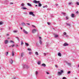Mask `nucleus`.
Masks as SVG:
<instances>
[{"mask_svg":"<svg viewBox=\"0 0 79 79\" xmlns=\"http://www.w3.org/2000/svg\"><path fill=\"white\" fill-rule=\"evenodd\" d=\"M38 73H39V72H38V71L35 72V74L36 75H37V74H38Z\"/></svg>","mask_w":79,"mask_h":79,"instance_id":"obj_27","label":"nucleus"},{"mask_svg":"<svg viewBox=\"0 0 79 79\" xmlns=\"http://www.w3.org/2000/svg\"><path fill=\"white\" fill-rule=\"evenodd\" d=\"M70 73H71V72L69 71V72H68L67 74H70Z\"/></svg>","mask_w":79,"mask_h":79,"instance_id":"obj_44","label":"nucleus"},{"mask_svg":"<svg viewBox=\"0 0 79 79\" xmlns=\"http://www.w3.org/2000/svg\"><path fill=\"white\" fill-rule=\"evenodd\" d=\"M71 17L72 18H74V15L73 14H72Z\"/></svg>","mask_w":79,"mask_h":79,"instance_id":"obj_20","label":"nucleus"},{"mask_svg":"<svg viewBox=\"0 0 79 79\" xmlns=\"http://www.w3.org/2000/svg\"><path fill=\"white\" fill-rule=\"evenodd\" d=\"M38 3V6L40 7V6H42V4L40 3V2H39Z\"/></svg>","mask_w":79,"mask_h":79,"instance_id":"obj_17","label":"nucleus"},{"mask_svg":"<svg viewBox=\"0 0 79 79\" xmlns=\"http://www.w3.org/2000/svg\"><path fill=\"white\" fill-rule=\"evenodd\" d=\"M46 73L47 74H49V73H48V72H46Z\"/></svg>","mask_w":79,"mask_h":79,"instance_id":"obj_51","label":"nucleus"},{"mask_svg":"<svg viewBox=\"0 0 79 79\" xmlns=\"http://www.w3.org/2000/svg\"><path fill=\"white\" fill-rule=\"evenodd\" d=\"M67 64L68 66H69L70 67L71 66V63L67 62Z\"/></svg>","mask_w":79,"mask_h":79,"instance_id":"obj_13","label":"nucleus"},{"mask_svg":"<svg viewBox=\"0 0 79 79\" xmlns=\"http://www.w3.org/2000/svg\"><path fill=\"white\" fill-rule=\"evenodd\" d=\"M24 52L22 53L21 55V57H23V56H24Z\"/></svg>","mask_w":79,"mask_h":79,"instance_id":"obj_12","label":"nucleus"},{"mask_svg":"<svg viewBox=\"0 0 79 79\" xmlns=\"http://www.w3.org/2000/svg\"><path fill=\"white\" fill-rule=\"evenodd\" d=\"M66 37H69V35H66Z\"/></svg>","mask_w":79,"mask_h":79,"instance_id":"obj_47","label":"nucleus"},{"mask_svg":"<svg viewBox=\"0 0 79 79\" xmlns=\"http://www.w3.org/2000/svg\"><path fill=\"white\" fill-rule=\"evenodd\" d=\"M10 47H15V45L14 44H13L11 46H10Z\"/></svg>","mask_w":79,"mask_h":79,"instance_id":"obj_34","label":"nucleus"},{"mask_svg":"<svg viewBox=\"0 0 79 79\" xmlns=\"http://www.w3.org/2000/svg\"><path fill=\"white\" fill-rule=\"evenodd\" d=\"M23 44H24V43H23V41H21V45H23Z\"/></svg>","mask_w":79,"mask_h":79,"instance_id":"obj_38","label":"nucleus"},{"mask_svg":"<svg viewBox=\"0 0 79 79\" xmlns=\"http://www.w3.org/2000/svg\"><path fill=\"white\" fill-rule=\"evenodd\" d=\"M64 72L63 70H60V72H58L57 73V76H61L62 75V73H63Z\"/></svg>","mask_w":79,"mask_h":79,"instance_id":"obj_1","label":"nucleus"},{"mask_svg":"<svg viewBox=\"0 0 79 79\" xmlns=\"http://www.w3.org/2000/svg\"><path fill=\"white\" fill-rule=\"evenodd\" d=\"M15 52H14V51H12V56H14V55H15Z\"/></svg>","mask_w":79,"mask_h":79,"instance_id":"obj_10","label":"nucleus"},{"mask_svg":"<svg viewBox=\"0 0 79 79\" xmlns=\"http://www.w3.org/2000/svg\"><path fill=\"white\" fill-rule=\"evenodd\" d=\"M27 50H28V51H31V49L30 48H28L27 49Z\"/></svg>","mask_w":79,"mask_h":79,"instance_id":"obj_31","label":"nucleus"},{"mask_svg":"<svg viewBox=\"0 0 79 79\" xmlns=\"http://www.w3.org/2000/svg\"><path fill=\"white\" fill-rule=\"evenodd\" d=\"M22 25L23 26H24L26 25V24L24 23H22Z\"/></svg>","mask_w":79,"mask_h":79,"instance_id":"obj_22","label":"nucleus"},{"mask_svg":"<svg viewBox=\"0 0 79 79\" xmlns=\"http://www.w3.org/2000/svg\"><path fill=\"white\" fill-rule=\"evenodd\" d=\"M50 77H51V76H49V78H50Z\"/></svg>","mask_w":79,"mask_h":79,"instance_id":"obj_58","label":"nucleus"},{"mask_svg":"<svg viewBox=\"0 0 79 79\" xmlns=\"http://www.w3.org/2000/svg\"><path fill=\"white\" fill-rule=\"evenodd\" d=\"M58 37V35H55L54 37H55V38H56V37Z\"/></svg>","mask_w":79,"mask_h":79,"instance_id":"obj_24","label":"nucleus"},{"mask_svg":"<svg viewBox=\"0 0 79 79\" xmlns=\"http://www.w3.org/2000/svg\"><path fill=\"white\" fill-rule=\"evenodd\" d=\"M66 24L67 26H71V24L69 23H66Z\"/></svg>","mask_w":79,"mask_h":79,"instance_id":"obj_18","label":"nucleus"},{"mask_svg":"<svg viewBox=\"0 0 79 79\" xmlns=\"http://www.w3.org/2000/svg\"><path fill=\"white\" fill-rule=\"evenodd\" d=\"M32 27H34V28H35V26H34V25H32Z\"/></svg>","mask_w":79,"mask_h":79,"instance_id":"obj_45","label":"nucleus"},{"mask_svg":"<svg viewBox=\"0 0 79 79\" xmlns=\"http://www.w3.org/2000/svg\"><path fill=\"white\" fill-rule=\"evenodd\" d=\"M9 2L8 0H6L4 2V3H5V4H8Z\"/></svg>","mask_w":79,"mask_h":79,"instance_id":"obj_8","label":"nucleus"},{"mask_svg":"<svg viewBox=\"0 0 79 79\" xmlns=\"http://www.w3.org/2000/svg\"><path fill=\"white\" fill-rule=\"evenodd\" d=\"M36 45H39V44L37 43H36Z\"/></svg>","mask_w":79,"mask_h":79,"instance_id":"obj_53","label":"nucleus"},{"mask_svg":"<svg viewBox=\"0 0 79 79\" xmlns=\"http://www.w3.org/2000/svg\"><path fill=\"white\" fill-rule=\"evenodd\" d=\"M39 39H40L39 43L41 45H42V38H41V37H39Z\"/></svg>","mask_w":79,"mask_h":79,"instance_id":"obj_2","label":"nucleus"},{"mask_svg":"<svg viewBox=\"0 0 79 79\" xmlns=\"http://www.w3.org/2000/svg\"><path fill=\"white\" fill-rule=\"evenodd\" d=\"M65 18L67 20L69 19V17L68 16H66Z\"/></svg>","mask_w":79,"mask_h":79,"instance_id":"obj_32","label":"nucleus"},{"mask_svg":"<svg viewBox=\"0 0 79 79\" xmlns=\"http://www.w3.org/2000/svg\"><path fill=\"white\" fill-rule=\"evenodd\" d=\"M41 62H40V61H39L37 62L38 64L40 65L41 64Z\"/></svg>","mask_w":79,"mask_h":79,"instance_id":"obj_23","label":"nucleus"},{"mask_svg":"<svg viewBox=\"0 0 79 79\" xmlns=\"http://www.w3.org/2000/svg\"><path fill=\"white\" fill-rule=\"evenodd\" d=\"M20 29H23V28L21 27Z\"/></svg>","mask_w":79,"mask_h":79,"instance_id":"obj_57","label":"nucleus"},{"mask_svg":"<svg viewBox=\"0 0 79 79\" xmlns=\"http://www.w3.org/2000/svg\"><path fill=\"white\" fill-rule=\"evenodd\" d=\"M24 4L22 3L21 4V6H24Z\"/></svg>","mask_w":79,"mask_h":79,"instance_id":"obj_25","label":"nucleus"},{"mask_svg":"<svg viewBox=\"0 0 79 79\" xmlns=\"http://www.w3.org/2000/svg\"><path fill=\"white\" fill-rule=\"evenodd\" d=\"M35 6H37V5H35Z\"/></svg>","mask_w":79,"mask_h":79,"instance_id":"obj_59","label":"nucleus"},{"mask_svg":"<svg viewBox=\"0 0 79 79\" xmlns=\"http://www.w3.org/2000/svg\"><path fill=\"white\" fill-rule=\"evenodd\" d=\"M58 56H61V53L60 52H59L58 54Z\"/></svg>","mask_w":79,"mask_h":79,"instance_id":"obj_19","label":"nucleus"},{"mask_svg":"<svg viewBox=\"0 0 79 79\" xmlns=\"http://www.w3.org/2000/svg\"><path fill=\"white\" fill-rule=\"evenodd\" d=\"M47 24H48V25H50V23L49 22H47Z\"/></svg>","mask_w":79,"mask_h":79,"instance_id":"obj_50","label":"nucleus"},{"mask_svg":"<svg viewBox=\"0 0 79 79\" xmlns=\"http://www.w3.org/2000/svg\"><path fill=\"white\" fill-rule=\"evenodd\" d=\"M27 25H30V24L29 23H27Z\"/></svg>","mask_w":79,"mask_h":79,"instance_id":"obj_52","label":"nucleus"},{"mask_svg":"<svg viewBox=\"0 0 79 79\" xmlns=\"http://www.w3.org/2000/svg\"><path fill=\"white\" fill-rule=\"evenodd\" d=\"M55 66H56V68H58V66L56 65Z\"/></svg>","mask_w":79,"mask_h":79,"instance_id":"obj_56","label":"nucleus"},{"mask_svg":"<svg viewBox=\"0 0 79 79\" xmlns=\"http://www.w3.org/2000/svg\"><path fill=\"white\" fill-rule=\"evenodd\" d=\"M32 52H29V55H31V54H32Z\"/></svg>","mask_w":79,"mask_h":79,"instance_id":"obj_37","label":"nucleus"},{"mask_svg":"<svg viewBox=\"0 0 79 79\" xmlns=\"http://www.w3.org/2000/svg\"><path fill=\"white\" fill-rule=\"evenodd\" d=\"M75 79H77V78H75Z\"/></svg>","mask_w":79,"mask_h":79,"instance_id":"obj_62","label":"nucleus"},{"mask_svg":"<svg viewBox=\"0 0 79 79\" xmlns=\"http://www.w3.org/2000/svg\"><path fill=\"white\" fill-rule=\"evenodd\" d=\"M35 55H39V53H38V52H35Z\"/></svg>","mask_w":79,"mask_h":79,"instance_id":"obj_29","label":"nucleus"},{"mask_svg":"<svg viewBox=\"0 0 79 79\" xmlns=\"http://www.w3.org/2000/svg\"><path fill=\"white\" fill-rule=\"evenodd\" d=\"M33 3H40V1H37L36 0H34L33 1Z\"/></svg>","mask_w":79,"mask_h":79,"instance_id":"obj_6","label":"nucleus"},{"mask_svg":"<svg viewBox=\"0 0 79 79\" xmlns=\"http://www.w3.org/2000/svg\"><path fill=\"white\" fill-rule=\"evenodd\" d=\"M44 56H46V53H43Z\"/></svg>","mask_w":79,"mask_h":79,"instance_id":"obj_43","label":"nucleus"},{"mask_svg":"<svg viewBox=\"0 0 79 79\" xmlns=\"http://www.w3.org/2000/svg\"><path fill=\"white\" fill-rule=\"evenodd\" d=\"M37 32V30L36 29H33L32 30V33L33 34H34V33H35Z\"/></svg>","mask_w":79,"mask_h":79,"instance_id":"obj_4","label":"nucleus"},{"mask_svg":"<svg viewBox=\"0 0 79 79\" xmlns=\"http://www.w3.org/2000/svg\"><path fill=\"white\" fill-rule=\"evenodd\" d=\"M63 45L64 47L68 46V44H67V43H65L63 44Z\"/></svg>","mask_w":79,"mask_h":79,"instance_id":"obj_11","label":"nucleus"},{"mask_svg":"<svg viewBox=\"0 0 79 79\" xmlns=\"http://www.w3.org/2000/svg\"><path fill=\"white\" fill-rule=\"evenodd\" d=\"M41 66H43L44 67H46V64L44 63L42 64Z\"/></svg>","mask_w":79,"mask_h":79,"instance_id":"obj_14","label":"nucleus"},{"mask_svg":"<svg viewBox=\"0 0 79 79\" xmlns=\"http://www.w3.org/2000/svg\"><path fill=\"white\" fill-rule=\"evenodd\" d=\"M8 55V52H6V56H7V55Z\"/></svg>","mask_w":79,"mask_h":79,"instance_id":"obj_42","label":"nucleus"},{"mask_svg":"<svg viewBox=\"0 0 79 79\" xmlns=\"http://www.w3.org/2000/svg\"><path fill=\"white\" fill-rule=\"evenodd\" d=\"M47 7H48L47 5H46L45 6H43V8H47Z\"/></svg>","mask_w":79,"mask_h":79,"instance_id":"obj_33","label":"nucleus"},{"mask_svg":"<svg viewBox=\"0 0 79 79\" xmlns=\"http://www.w3.org/2000/svg\"><path fill=\"white\" fill-rule=\"evenodd\" d=\"M15 46H16V47H18V45L16 44Z\"/></svg>","mask_w":79,"mask_h":79,"instance_id":"obj_54","label":"nucleus"},{"mask_svg":"<svg viewBox=\"0 0 79 79\" xmlns=\"http://www.w3.org/2000/svg\"><path fill=\"white\" fill-rule=\"evenodd\" d=\"M10 43H13V44H14L15 43V42H14V41H12V40H10Z\"/></svg>","mask_w":79,"mask_h":79,"instance_id":"obj_28","label":"nucleus"},{"mask_svg":"<svg viewBox=\"0 0 79 79\" xmlns=\"http://www.w3.org/2000/svg\"><path fill=\"white\" fill-rule=\"evenodd\" d=\"M71 4H72V2H69V5H71Z\"/></svg>","mask_w":79,"mask_h":79,"instance_id":"obj_40","label":"nucleus"},{"mask_svg":"<svg viewBox=\"0 0 79 79\" xmlns=\"http://www.w3.org/2000/svg\"><path fill=\"white\" fill-rule=\"evenodd\" d=\"M77 5H79V3L78 2H77Z\"/></svg>","mask_w":79,"mask_h":79,"instance_id":"obj_46","label":"nucleus"},{"mask_svg":"<svg viewBox=\"0 0 79 79\" xmlns=\"http://www.w3.org/2000/svg\"><path fill=\"white\" fill-rule=\"evenodd\" d=\"M27 4L28 5V6H30V7L32 6V5H31V4L29 3H28Z\"/></svg>","mask_w":79,"mask_h":79,"instance_id":"obj_16","label":"nucleus"},{"mask_svg":"<svg viewBox=\"0 0 79 79\" xmlns=\"http://www.w3.org/2000/svg\"><path fill=\"white\" fill-rule=\"evenodd\" d=\"M2 24H3V22H0V25H2Z\"/></svg>","mask_w":79,"mask_h":79,"instance_id":"obj_35","label":"nucleus"},{"mask_svg":"<svg viewBox=\"0 0 79 79\" xmlns=\"http://www.w3.org/2000/svg\"><path fill=\"white\" fill-rule=\"evenodd\" d=\"M29 14L30 15H32L33 16H35V15L34 14V13L32 12H30L29 13Z\"/></svg>","mask_w":79,"mask_h":79,"instance_id":"obj_5","label":"nucleus"},{"mask_svg":"<svg viewBox=\"0 0 79 79\" xmlns=\"http://www.w3.org/2000/svg\"><path fill=\"white\" fill-rule=\"evenodd\" d=\"M16 39H17L18 40V41H19V38L18 37H16Z\"/></svg>","mask_w":79,"mask_h":79,"instance_id":"obj_39","label":"nucleus"},{"mask_svg":"<svg viewBox=\"0 0 79 79\" xmlns=\"http://www.w3.org/2000/svg\"><path fill=\"white\" fill-rule=\"evenodd\" d=\"M23 32L24 33H25V34H28L27 31L25 30L24 29H23Z\"/></svg>","mask_w":79,"mask_h":79,"instance_id":"obj_7","label":"nucleus"},{"mask_svg":"<svg viewBox=\"0 0 79 79\" xmlns=\"http://www.w3.org/2000/svg\"><path fill=\"white\" fill-rule=\"evenodd\" d=\"M10 4L11 5H13V2H10Z\"/></svg>","mask_w":79,"mask_h":79,"instance_id":"obj_48","label":"nucleus"},{"mask_svg":"<svg viewBox=\"0 0 79 79\" xmlns=\"http://www.w3.org/2000/svg\"><path fill=\"white\" fill-rule=\"evenodd\" d=\"M25 44L26 46H29V44L28 43H25Z\"/></svg>","mask_w":79,"mask_h":79,"instance_id":"obj_30","label":"nucleus"},{"mask_svg":"<svg viewBox=\"0 0 79 79\" xmlns=\"http://www.w3.org/2000/svg\"><path fill=\"white\" fill-rule=\"evenodd\" d=\"M13 32H14V33H16L18 32V31H13Z\"/></svg>","mask_w":79,"mask_h":79,"instance_id":"obj_26","label":"nucleus"},{"mask_svg":"<svg viewBox=\"0 0 79 79\" xmlns=\"http://www.w3.org/2000/svg\"><path fill=\"white\" fill-rule=\"evenodd\" d=\"M0 37H1V36H0Z\"/></svg>","mask_w":79,"mask_h":79,"instance_id":"obj_64","label":"nucleus"},{"mask_svg":"<svg viewBox=\"0 0 79 79\" xmlns=\"http://www.w3.org/2000/svg\"><path fill=\"white\" fill-rule=\"evenodd\" d=\"M76 13H77V14H78L79 13V12H78V11H77Z\"/></svg>","mask_w":79,"mask_h":79,"instance_id":"obj_49","label":"nucleus"},{"mask_svg":"<svg viewBox=\"0 0 79 79\" xmlns=\"http://www.w3.org/2000/svg\"><path fill=\"white\" fill-rule=\"evenodd\" d=\"M78 67H79V64L78 65Z\"/></svg>","mask_w":79,"mask_h":79,"instance_id":"obj_63","label":"nucleus"},{"mask_svg":"<svg viewBox=\"0 0 79 79\" xmlns=\"http://www.w3.org/2000/svg\"><path fill=\"white\" fill-rule=\"evenodd\" d=\"M4 43L5 44H8V40H6L4 41Z\"/></svg>","mask_w":79,"mask_h":79,"instance_id":"obj_15","label":"nucleus"},{"mask_svg":"<svg viewBox=\"0 0 79 79\" xmlns=\"http://www.w3.org/2000/svg\"><path fill=\"white\" fill-rule=\"evenodd\" d=\"M64 35H66V32H64L63 33Z\"/></svg>","mask_w":79,"mask_h":79,"instance_id":"obj_36","label":"nucleus"},{"mask_svg":"<svg viewBox=\"0 0 79 79\" xmlns=\"http://www.w3.org/2000/svg\"><path fill=\"white\" fill-rule=\"evenodd\" d=\"M9 62L10 64H13V60L11 59H10L9 60Z\"/></svg>","mask_w":79,"mask_h":79,"instance_id":"obj_9","label":"nucleus"},{"mask_svg":"<svg viewBox=\"0 0 79 79\" xmlns=\"http://www.w3.org/2000/svg\"><path fill=\"white\" fill-rule=\"evenodd\" d=\"M56 6H58V4H56Z\"/></svg>","mask_w":79,"mask_h":79,"instance_id":"obj_55","label":"nucleus"},{"mask_svg":"<svg viewBox=\"0 0 79 79\" xmlns=\"http://www.w3.org/2000/svg\"><path fill=\"white\" fill-rule=\"evenodd\" d=\"M9 35L8 34H7V35Z\"/></svg>","mask_w":79,"mask_h":79,"instance_id":"obj_60","label":"nucleus"},{"mask_svg":"<svg viewBox=\"0 0 79 79\" xmlns=\"http://www.w3.org/2000/svg\"><path fill=\"white\" fill-rule=\"evenodd\" d=\"M23 68H29V66L26 64H23Z\"/></svg>","mask_w":79,"mask_h":79,"instance_id":"obj_3","label":"nucleus"},{"mask_svg":"<svg viewBox=\"0 0 79 79\" xmlns=\"http://www.w3.org/2000/svg\"><path fill=\"white\" fill-rule=\"evenodd\" d=\"M21 9L22 10H27V8L24 7H23Z\"/></svg>","mask_w":79,"mask_h":79,"instance_id":"obj_21","label":"nucleus"},{"mask_svg":"<svg viewBox=\"0 0 79 79\" xmlns=\"http://www.w3.org/2000/svg\"><path fill=\"white\" fill-rule=\"evenodd\" d=\"M8 39H10V38H8Z\"/></svg>","mask_w":79,"mask_h":79,"instance_id":"obj_61","label":"nucleus"},{"mask_svg":"<svg viewBox=\"0 0 79 79\" xmlns=\"http://www.w3.org/2000/svg\"><path fill=\"white\" fill-rule=\"evenodd\" d=\"M62 14H63V15L64 16H65V15H66V13H62Z\"/></svg>","mask_w":79,"mask_h":79,"instance_id":"obj_41","label":"nucleus"}]
</instances>
